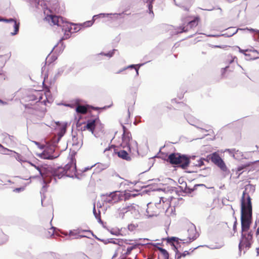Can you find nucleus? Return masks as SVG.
Masks as SVG:
<instances>
[{"label":"nucleus","instance_id":"f257e3e1","mask_svg":"<svg viewBox=\"0 0 259 259\" xmlns=\"http://www.w3.org/2000/svg\"><path fill=\"white\" fill-rule=\"evenodd\" d=\"M252 203L249 194L243 192L241 199V221L242 232L248 231L251 223Z\"/></svg>","mask_w":259,"mask_h":259},{"label":"nucleus","instance_id":"f03ea898","mask_svg":"<svg viewBox=\"0 0 259 259\" xmlns=\"http://www.w3.org/2000/svg\"><path fill=\"white\" fill-rule=\"evenodd\" d=\"M182 24L176 29L178 33L187 32L194 30L201 22L199 16H187L181 19Z\"/></svg>","mask_w":259,"mask_h":259},{"label":"nucleus","instance_id":"7ed1b4c3","mask_svg":"<svg viewBox=\"0 0 259 259\" xmlns=\"http://www.w3.org/2000/svg\"><path fill=\"white\" fill-rule=\"evenodd\" d=\"M170 206L168 201H161V198L158 202H150L147 204L146 212L149 217L157 216L160 213L166 211Z\"/></svg>","mask_w":259,"mask_h":259},{"label":"nucleus","instance_id":"20e7f679","mask_svg":"<svg viewBox=\"0 0 259 259\" xmlns=\"http://www.w3.org/2000/svg\"><path fill=\"white\" fill-rule=\"evenodd\" d=\"M136 195V194H132L128 190H125L123 192L115 191L111 193L108 195L104 196V201L106 203L113 204L121 200L126 201L131 197H135Z\"/></svg>","mask_w":259,"mask_h":259},{"label":"nucleus","instance_id":"39448f33","mask_svg":"<svg viewBox=\"0 0 259 259\" xmlns=\"http://www.w3.org/2000/svg\"><path fill=\"white\" fill-rule=\"evenodd\" d=\"M166 160L171 164L178 165L184 169H186L190 164L189 158L179 153L170 154Z\"/></svg>","mask_w":259,"mask_h":259},{"label":"nucleus","instance_id":"423d86ee","mask_svg":"<svg viewBox=\"0 0 259 259\" xmlns=\"http://www.w3.org/2000/svg\"><path fill=\"white\" fill-rule=\"evenodd\" d=\"M140 206L137 204L126 203L118 209V213L119 217H123L125 214H127L136 218L140 214Z\"/></svg>","mask_w":259,"mask_h":259},{"label":"nucleus","instance_id":"0eeeda50","mask_svg":"<svg viewBox=\"0 0 259 259\" xmlns=\"http://www.w3.org/2000/svg\"><path fill=\"white\" fill-rule=\"evenodd\" d=\"M211 160L223 171L227 170V167L224 161L217 152H214L207 156V162Z\"/></svg>","mask_w":259,"mask_h":259},{"label":"nucleus","instance_id":"6e6552de","mask_svg":"<svg viewBox=\"0 0 259 259\" xmlns=\"http://www.w3.org/2000/svg\"><path fill=\"white\" fill-rule=\"evenodd\" d=\"M252 240V235L251 233H248L247 234L242 235V238L239 244V249L240 251L243 250L244 252L250 248Z\"/></svg>","mask_w":259,"mask_h":259},{"label":"nucleus","instance_id":"1a4fd4ad","mask_svg":"<svg viewBox=\"0 0 259 259\" xmlns=\"http://www.w3.org/2000/svg\"><path fill=\"white\" fill-rule=\"evenodd\" d=\"M185 236H182L180 240L183 241L184 243H190L199 236V234L196 228L194 226H191L188 229Z\"/></svg>","mask_w":259,"mask_h":259},{"label":"nucleus","instance_id":"9d476101","mask_svg":"<svg viewBox=\"0 0 259 259\" xmlns=\"http://www.w3.org/2000/svg\"><path fill=\"white\" fill-rule=\"evenodd\" d=\"M98 124H100V120L98 116H95L87 120V124L81 127V131L88 130L93 134L96 126Z\"/></svg>","mask_w":259,"mask_h":259},{"label":"nucleus","instance_id":"9b49d317","mask_svg":"<svg viewBox=\"0 0 259 259\" xmlns=\"http://www.w3.org/2000/svg\"><path fill=\"white\" fill-rule=\"evenodd\" d=\"M45 19L49 22L51 21V24L52 25H57L62 27H65V23H67L64 20L62 17L53 15H47L45 17Z\"/></svg>","mask_w":259,"mask_h":259},{"label":"nucleus","instance_id":"f8f14e48","mask_svg":"<svg viewBox=\"0 0 259 259\" xmlns=\"http://www.w3.org/2000/svg\"><path fill=\"white\" fill-rule=\"evenodd\" d=\"M238 49L240 53L244 54L246 57V59L247 60H254L259 57L258 52L253 48L250 49H242L239 47Z\"/></svg>","mask_w":259,"mask_h":259},{"label":"nucleus","instance_id":"ddd939ff","mask_svg":"<svg viewBox=\"0 0 259 259\" xmlns=\"http://www.w3.org/2000/svg\"><path fill=\"white\" fill-rule=\"evenodd\" d=\"M132 141V138L131 133L122 135V142L120 144V146L123 148H126L128 151L131 152V142Z\"/></svg>","mask_w":259,"mask_h":259},{"label":"nucleus","instance_id":"4468645a","mask_svg":"<svg viewBox=\"0 0 259 259\" xmlns=\"http://www.w3.org/2000/svg\"><path fill=\"white\" fill-rule=\"evenodd\" d=\"M128 152V151L126 149V150H121L119 151L114 149L115 154H117L119 158L127 161H130L131 160V158L129 155Z\"/></svg>","mask_w":259,"mask_h":259},{"label":"nucleus","instance_id":"2eb2a0df","mask_svg":"<svg viewBox=\"0 0 259 259\" xmlns=\"http://www.w3.org/2000/svg\"><path fill=\"white\" fill-rule=\"evenodd\" d=\"M0 21H5L6 22H13L14 23V31L13 32H11V34L14 35H16L18 33L19 29L20 23L17 22L16 20L13 19H0Z\"/></svg>","mask_w":259,"mask_h":259},{"label":"nucleus","instance_id":"dca6fc26","mask_svg":"<svg viewBox=\"0 0 259 259\" xmlns=\"http://www.w3.org/2000/svg\"><path fill=\"white\" fill-rule=\"evenodd\" d=\"M71 29L70 24L68 23H65V27L62 28V30L64 31V34L61 40L67 39L70 37Z\"/></svg>","mask_w":259,"mask_h":259},{"label":"nucleus","instance_id":"f3484780","mask_svg":"<svg viewBox=\"0 0 259 259\" xmlns=\"http://www.w3.org/2000/svg\"><path fill=\"white\" fill-rule=\"evenodd\" d=\"M69 166L67 164L65 168L59 167L54 172V176L57 177L58 179L62 178L63 176L67 174V170L69 169Z\"/></svg>","mask_w":259,"mask_h":259},{"label":"nucleus","instance_id":"a211bd4d","mask_svg":"<svg viewBox=\"0 0 259 259\" xmlns=\"http://www.w3.org/2000/svg\"><path fill=\"white\" fill-rule=\"evenodd\" d=\"M88 105H78L76 108V111L78 113L84 114L88 112Z\"/></svg>","mask_w":259,"mask_h":259},{"label":"nucleus","instance_id":"6ab92c4d","mask_svg":"<svg viewBox=\"0 0 259 259\" xmlns=\"http://www.w3.org/2000/svg\"><path fill=\"white\" fill-rule=\"evenodd\" d=\"M190 252L188 251H185L184 252L181 253L178 251L176 253V259H182L185 258L186 255H189Z\"/></svg>","mask_w":259,"mask_h":259},{"label":"nucleus","instance_id":"aec40b11","mask_svg":"<svg viewBox=\"0 0 259 259\" xmlns=\"http://www.w3.org/2000/svg\"><path fill=\"white\" fill-rule=\"evenodd\" d=\"M41 157L44 159H53L54 157L52 154H50L47 150L44 151L41 154Z\"/></svg>","mask_w":259,"mask_h":259},{"label":"nucleus","instance_id":"412c9836","mask_svg":"<svg viewBox=\"0 0 259 259\" xmlns=\"http://www.w3.org/2000/svg\"><path fill=\"white\" fill-rule=\"evenodd\" d=\"M158 249L160 251L163 259H169V254L165 249L159 247Z\"/></svg>","mask_w":259,"mask_h":259},{"label":"nucleus","instance_id":"4be33fe9","mask_svg":"<svg viewBox=\"0 0 259 259\" xmlns=\"http://www.w3.org/2000/svg\"><path fill=\"white\" fill-rule=\"evenodd\" d=\"M57 59V57L53 54H49L46 58V63L51 64Z\"/></svg>","mask_w":259,"mask_h":259},{"label":"nucleus","instance_id":"5701e85b","mask_svg":"<svg viewBox=\"0 0 259 259\" xmlns=\"http://www.w3.org/2000/svg\"><path fill=\"white\" fill-rule=\"evenodd\" d=\"M33 95L36 97L34 100L38 99L39 101L42 99V94L41 92L35 91Z\"/></svg>","mask_w":259,"mask_h":259},{"label":"nucleus","instance_id":"b1692460","mask_svg":"<svg viewBox=\"0 0 259 259\" xmlns=\"http://www.w3.org/2000/svg\"><path fill=\"white\" fill-rule=\"evenodd\" d=\"M227 151L229 152V153L232 154L235 158H237V157H235V155L241 154V152L239 150H236L235 149H228Z\"/></svg>","mask_w":259,"mask_h":259},{"label":"nucleus","instance_id":"393cba45","mask_svg":"<svg viewBox=\"0 0 259 259\" xmlns=\"http://www.w3.org/2000/svg\"><path fill=\"white\" fill-rule=\"evenodd\" d=\"M93 212H94V214L96 218L98 220V222L99 223H101L102 222V220H101V215H100V211H99V213H98L96 212V210L95 207H94V210H93Z\"/></svg>","mask_w":259,"mask_h":259},{"label":"nucleus","instance_id":"a878e982","mask_svg":"<svg viewBox=\"0 0 259 259\" xmlns=\"http://www.w3.org/2000/svg\"><path fill=\"white\" fill-rule=\"evenodd\" d=\"M204 160L207 161V158H201L198 161L197 163L196 164V165L198 167H201L202 165H204Z\"/></svg>","mask_w":259,"mask_h":259},{"label":"nucleus","instance_id":"bb28decb","mask_svg":"<svg viewBox=\"0 0 259 259\" xmlns=\"http://www.w3.org/2000/svg\"><path fill=\"white\" fill-rule=\"evenodd\" d=\"M77 236V234L73 231H70L69 234V237L70 239L77 238L76 237Z\"/></svg>","mask_w":259,"mask_h":259},{"label":"nucleus","instance_id":"cd10ccee","mask_svg":"<svg viewBox=\"0 0 259 259\" xmlns=\"http://www.w3.org/2000/svg\"><path fill=\"white\" fill-rule=\"evenodd\" d=\"M135 248V246H130L127 248L126 251V254L128 255L131 253V251Z\"/></svg>","mask_w":259,"mask_h":259},{"label":"nucleus","instance_id":"c85d7f7f","mask_svg":"<svg viewBox=\"0 0 259 259\" xmlns=\"http://www.w3.org/2000/svg\"><path fill=\"white\" fill-rule=\"evenodd\" d=\"M248 166H249V164L242 165L239 166L237 168V171H240L242 170H243L244 168H245L246 167H247Z\"/></svg>","mask_w":259,"mask_h":259},{"label":"nucleus","instance_id":"c756f323","mask_svg":"<svg viewBox=\"0 0 259 259\" xmlns=\"http://www.w3.org/2000/svg\"><path fill=\"white\" fill-rule=\"evenodd\" d=\"M122 127L123 129V134L122 135H125L127 133H131L127 130V128L124 125H122Z\"/></svg>","mask_w":259,"mask_h":259},{"label":"nucleus","instance_id":"7c9ffc66","mask_svg":"<svg viewBox=\"0 0 259 259\" xmlns=\"http://www.w3.org/2000/svg\"><path fill=\"white\" fill-rule=\"evenodd\" d=\"M236 222H235L234 223V224L233 225V233L232 232H231L230 233V236H232L233 235L234 233H235L236 232Z\"/></svg>","mask_w":259,"mask_h":259},{"label":"nucleus","instance_id":"2f4dec72","mask_svg":"<svg viewBox=\"0 0 259 259\" xmlns=\"http://www.w3.org/2000/svg\"><path fill=\"white\" fill-rule=\"evenodd\" d=\"M134 65H131L130 66L128 67V68H134ZM126 69V68H123L122 69H121V70H119L117 71L116 72V73H121L122 71L125 70V69Z\"/></svg>","mask_w":259,"mask_h":259},{"label":"nucleus","instance_id":"473e14b6","mask_svg":"<svg viewBox=\"0 0 259 259\" xmlns=\"http://www.w3.org/2000/svg\"><path fill=\"white\" fill-rule=\"evenodd\" d=\"M176 239H177V238H175V237H171L170 238H168V242H172V241H176Z\"/></svg>","mask_w":259,"mask_h":259},{"label":"nucleus","instance_id":"72a5a7b5","mask_svg":"<svg viewBox=\"0 0 259 259\" xmlns=\"http://www.w3.org/2000/svg\"><path fill=\"white\" fill-rule=\"evenodd\" d=\"M148 8H149V10L150 12L153 13L152 5L151 4H149L148 6Z\"/></svg>","mask_w":259,"mask_h":259},{"label":"nucleus","instance_id":"f704fd0d","mask_svg":"<svg viewBox=\"0 0 259 259\" xmlns=\"http://www.w3.org/2000/svg\"><path fill=\"white\" fill-rule=\"evenodd\" d=\"M229 66H226L225 68L222 69V74L223 75L226 71L229 68Z\"/></svg>","mask_w":259,"mask_h":259},{"label":"nucleus","instance_id":"c9c22d12","mask_svg":"<svg viewBox=\"0 0 259 259\" xmlns=\"http://www.w3.org/2000/svg\"><path fill=\"white\" fill-rule=\"evenodd\" d=\"M213 48H224L225 47L224 46H219V45H215L213 46Z\"/></svg>","mask_w":259,"mask_h":259},{"label":"nucleus","instance_id":"e433bc0d","mask_svg":"<svg viewBox=\"0 0 259 259\" xmlns=\"http://www.w3.org/2000/svg\"><path fill=\"white\" fill-rule=\"evenodd\" d=\"M38 170L39 174L41 175V167L39 166H34Z\"/></svg>","mask_w":259,"mask_h":259},{"label":"nucleus","instance_id":"4c0bfd02","mask_svg":"<svg viewBox=\"0 0 259 259\" xmlns=\"http://www.w3.org/2000/svg\"><path fill=\"white\" fill-rule=\"evenodd\" d=\"M235 58H236V57H234V58H232V57H231V58H230V59H228V61H229L230 63H231V62H233V61H234V59Z\"/></svg>","mask_w":259,"mask_h":259},{"label":"nucleus","instance_id":"58836bf2","mask_svg":"<svg viewBox=\"0 0 259 259\" xmlns=\"http://www.w3.org/2000/svg\"><path fill=\"white\" fill-rule=\"evenodd\" d=\"M9 55L8 54V55H6L4 56L5 57V59H4V60H5V62H6L7 61V60L9 58Z\"/></svg>","mask_w":259,"mask_h":259},{"label":"nucleus","instance_id":"ea45409f","mask_svg":"<svg viewBox=\"0 0 259 259\" xmlns=\"http://www.w3.org/2000/svg\"><path fill=\"white\" fill-rule=\"evenodd\" d=\"M113 54V53H108L107 54H105V55L111 57V56H112Z\"/></svg>","mask_w":259,"mask_h":259},{"label":"nucleus","instance_id":"a19ab883","mask_svg":"<svg viewBox=\"0 0 259 259\" xmlns=\"http://www.w3.org/2000/svg\"><path fill=\"white\" fill-rule=\"evenodd\" d=\"M245 29H247V30H249L251 32H254L255 31V30L254 29H252V28L248 29V28H246L244 29V30H245Z\"/></svg>","mask_w":259,"mask_h":259},{"label":"nucleus","instance_id":"79ce46f5","mask_svg":"<svg viewBox=\"0 0 259 259\" xmlns=\"http://www.w3.org/2000/svg\"><path fill=\"white\" fill-rule=\"evenodd\" d=\"M256 253L257 255H259V247L256 248Z\"/></svg>","mask_w":259,"mask_h":259},{"label":"nucleus","instance_id":"37998d69","mask_svg":"<svg viewBox=\"0 0 259 259\" xmlns=\"http://www.w3.org/2000/svg\"><path fill=\"white\" fill-rule=\"evenodd\" d=\"M88 23H89L88 26L92 25V23H92V22H91V21H89V22H88Z\"/></svg>","mask_w":259,"mask_h":259},{"label":"nucleus","instance_id":"c03bdc74","mask_svg":"<svg viewBox=\"0 0 259 259\" xmlns=\"http://www.w3.org/2000/svg\"><path fill=\"white\" fill-rule=\"evenodd\" d=\"M228 226L227 224H226L225 225H224V228H228Z\"/></svg>","mask_w":259,"mask_h":259},{"label":"nucleus","instance_id":"a18cd8bd","mask_svg":"<svg viewBox=\"0 0 259 259\" xmlns=\"http://www.w3.org/2000/svg\"><path fill=\"white\" fill-rule=\"evenodd\" d=\"M45 88H46V91H47V92H50L49 89V88H48V87H46Z\"/></svg>","mask_w":259,"mask_h":259},{"label":"nucleus","instance_id":"49530a36","mask_svg":"<svg viewBox=\"0 0 259 259\" xmlns=\"http://www.w3.org/2000/svg\"><path fill=\"white\" fill-rule=\"evenodd\" d=\"M135 69H136V71L137 74H138V68H135Z\"/></svg>","mask_w":259,"mask_h":259},{"label":"nucleus","instance_id":"de8ad7c7","mask_svg":"<svg viewBox=\"0 0 259 259\" xmlns=\"http://www.w3.org/2000/svg\"><path fill=\"white\" fill-rule=\"evenodd\" d=\"M221 247V245H219V246H217L216 248H220Z\"/></svg>","mask_w":259,"mask_h":259},{"label":"nucleus","instance_id":"09e8293b","mask_svg":"<svg viewBox=\"0 0 259 259\" xmlns=\"http://www.w3.org/2000/svg\"><path fill=\"white\" fill-rule=\"evenodd\" d=\"M256 233L257 234L259 233V230L258 229L257 230Z\"/></svg>","mask_w":259,"mask_h":259},{"label":"nucleus","instance_id":"8fccbe9b","mask_svg":"<svg viewBox=\"0 0 259 259\" xmlns=\"http://www.w3.org/2000/svg\"><path fill=\"white\" fill-rule=\"evenodd\" d=\"M47 77H48V76H47V77H46V76H45V80H44V81H45V80H46V78H47Z\"/></svg>","mask_w":259,"mask_h":259},{"label":"nucleus","instance_id":"3c124183","mask_svg":"<svg viewBox=\"0 0 259 259\" xmlns=\"http://www.w3.org/2000/svg\"><path fill=\"white\" fill-rule=\"evenodd\" d=\"M185 10H186V11H189V9H186Z\"/></svg>","mask_w":259,"mask_h":259},{"label":"nucleus","instance_id":"603ef678","mask_svg":"<svg viewBox=\"0 0 259 259\" xmlns=\"http://www.w3.org/2000/svg\"><path fill=\"white\" fill-rule=\"evenodd\" d=\"M93 108L94 109H97V108H94V107H93Z\"/></svg>","mask_w":259,"mask_h":259},{"label":"nucleus","instance_id":"864d4df0","mask_svg":"<svg viewBox=\"0 0 259 259\" xmlns=\"http://www.w3.org/2000/svg\"><path fill=\"white\" fill-rule=\"evenodd\" d=\"M166 108H167V109H170V108H169L168 107H167Z\"/></svg>","mask_w":259,"mask_h":259},{"label":"nucleus","instance_id":"5fc2aeb1","mask_svg":"<svg viewBox=\"0 0 259 259\" xmlns=\"http://www.w3.org/2000/svg\"><path fill=\"white\" fill-rule=\"evenodd\" d=\"M0 147H2L3 146L0 144Z\"/></svg>","mask_w":259,"mask_h":259},{"label":"nucleus","instance_id":"6e6d98bb","mask_svg":"<svg viewBox=\"0 0 259 259\" xmlns=\"http://www.w3.org/2000/svg\"><path fill=\"white\" fill-rule=\"evenodd\" d=\"M202 54H205L206 53L202 52Z\"/></svg>","mask_w":259,"mask_h":259}]
</instances>
